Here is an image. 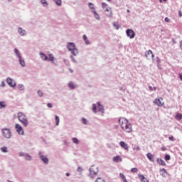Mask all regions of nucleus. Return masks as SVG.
<instances>
[{"label":"nucleus","mask_w":182,"mask_h":182,"mask_svg":"<svg viewBox=\"0 0 182 182\" xmlns=\"http://www.w3.org/2000/svg\"><path fill=\"white\" fill-rule=\"evenodd\" d=\"M119 124L121 126V128L124 132H126L127 133H132V124L129 122V120L124 117H120L118 119Z\"/></svg>","instance_id":"obj_1"},{"label":"nucleus","mask_w":182,"mask_h":182,"mask_svg":"<svg viewBox=\"0 0 182 182\" xmlns=\"http://www.w3.org/2000/svg\"><path fill=\"white\" fill-rule=\"evenodd\" d=\"M18 119L19 122L22 123V124H23L25 127H27L28 124H29V123L28 122V118H26V116L23 113L18 112Z\"/></svg>","instance_id":"obj_2"},{"label":"nucleus","mask_w":182,"mask_h":182,"mask_svg":"<svg viewBox=\"0 0 182 182\" xmlns=\"http://www.w3.org/2000/svg\"><path fill=\"white\" fill-rule=\"evenodd\" d=\"M67 48L68 50H70V52H71V53L74 55V56H76V55H77V53H79L77 51V48H76L75 43H68Z\"/></svg>","instance_id":"obj_3"},{"label":"nucleus","mask_w":182,"mask_h":182,"mask_svg":"<svg viewBox=\"0 0 182 182\" xmlns=\"http://www.w3.org/2000/svg\"><path fill=\"white\" fill-rule=\"evenodd\" d=\"M102 6L105 11V12H107V15L108 16H112V9H110V7H109V6L107 5V4L106 3H102Z\"/></svg>","instance_id":"obj_4"},{"label":"nucleus","mask_w":182,"mask_h":182,"mask_svg":"<svg viewBox=\"0 0 182 182\" xmlns=\"http://www.w3.org/2000/svg\"><path fill=\"white\" fill-rule=\"evenodd\" d=\"M95 176H97V168L95 166H91L90 168V177L91 178H95Z\"/></svg>","instance_id":"obj_5"},{"label":"nucleus","mask_w":182,"mask_h":182,"mask_svg":"<svg viewBox=\"0 0 182 182\" xmlns=\"http://www.w3.org/2000/svg\"><path fill=\"white\" fill-rule=\"evenodd\" d=\"M127 36L130 39L134 38V36H136V33H134V31L132 28H128L126 30Z\"/></svg>","instance_id":"obj_6"},{"label":"nucleus","mask_w":182,"mask_h":182,"mask_svg":"<svg viewBox=\"0 0 182 182\" xmlns=\"http://www.w3.org/2000/svg\"><path fill=\"white\" fill-rule=\"evenodd\" d=\"M161 100H163V98H156L154 101V105L156 106H159V107H163L164 106V102H161Z\"/></svg>","instance_id":"obj_7"},{"label":"nucleus","mask_w":182,"mask_h":182,"mask_svg":"<svg viewBox=\"0 0 182 182\" xmlns=\"http://www.w3.org/2000/svg\"><path fill=\"white\" fill-rule=\"evenodd\" d=\"M2 133L4 137H6V139H11V130L9 129H3Z\"/></svg>","instance_id":"obj_8"},{"label":"nucleus","mask_w":182,"mask_h":182,"mask_svg":"<svg viewBox=\"0 0 182 182\" xmlns=\"http://www.w3.org/2000/svg\"><path fill=\"white\" fill-rule=\"evenodd\" d=\"M145 56L147 59H151L154 58V54H153V51L151 50H149L148 51L146 52Z\"/></svg>","instance_id":"obj_9"},{"label":"nucleus","mask_w":182,"mask_h":182,"mask_svg":"<svg viewBox=\"0 0 182 182\" xmlns=\"http://www.w3.org/2000/svg\"><path fill=\"white\" fill-rule=\"evenodd\" d=\"M16 129L18 134H23V129H22V127L19 124H16Z\"/></svg>","instance_id":"obj_10"},{"label":"nucleus","mask_w":182,"mask_h":182,"mask_svg":"<svg viewBox=\"0 0 182 182\" xmlns=\"http://www.w3.org/2000/svg\"><path fill=\"white\" fill-rule=\"evenodd\" d=\"M39 157L41 159V160H42V161H43V163H45V164H48V163H49V159H48V158L43 155H42V153H39Z\"/></svg>","instance_id":"obj_11"},{"label":"nucleus","mask_w":182,"mask_h":182,"mask_svg":"<svg viewBox=\"0 0 182 182\" xmlns=\"http://www.w3.org/2000/svg\"><path fill=\"white\" fill-rule=\"evenodd\" d=\"M6 82L8 85H9L11 87H15L16 86V83H15V81L11 78H7Z\"/></svg>","instance_id":"obj_12"},{"label":"nucleus","mask_w":182,"mask_h":182,"mask_svg":"<svg viewBox=\"0 0 182 182\" xmlns=\"http://www.w3.org/2000/svg\"><path fill=\"white\" fill-rule=\"evenodd\" d=\"M119 145L121 146V147H122V149H124V150H129V145L126 144V142L121 141L119 142Z\"/></svg>","instance_id":"obj_13"},{"label":"nucleus","mask_w":182,"mask_h":182,"mask_svg":"<svg viewBox=\"0 0 182 182\" xmlns=\"http://www.w3.org/2000/svg\"><path fill=\"white\" fill-rule=\"evenodd\" d=\"M97 105L98 112H101V113H103L105 112V108L103 107V105L100 104V102H98Z\"/></svg>","instance_id":"obj_14"},{"label":"nucleus","mask_w":182,"mask_h":182,"mask_svg":"<svg viewBox=\"0 0 182 182\" xmlns=\"http://www.w3.org/2000/svg\"><path fill=\"white\" fill-rule=\"evenodd\" d=\"M146 157L149 161H154V155L151 154V153H147Z\"/></svg>","instance_id":"obj_15"},{"label":"nucleus","mask_w":182,"mask_h":182,"mask_svg":"<svg viewBox=\"0 0 182 182\" xmlns=\"http://www.w3.org/2000/svg\"><path fill=\"white\" fill-rule=\"evenodd\" d=\"M156 161L158 164H160V166H166V162L160 158H158Z\"/></svg>","instance_id":"obj_16"},{"label":"nucleus","mask_w":182,"mask_h":182,"mask_svg":"<svg viewBox=\"0 0 182 182\" xmlns=\"http://www.w3.org/2000/svg\"><path fill=\"white\" fill-rule=\"evenodd\" d=\"M114 161L116 163H120L122 161V157H120V156H114Z\"/></svg>","instance_id":"obj_17"},{"label":"nucleus","mask_w":182,"mask_h":182,"mask_svg":"<svg viewBox=\"0 0 182 182\" xmlns=\"http://www.w3.org/2000/svg\"><path fill=\"white\" fill-rule=\"evenodd\" d=\"M40 56L43 60H48V56L43 53H41Z\"/></svg>","instance_id":"obj_18"},{"label":"nucleus","mask_w":182,"mask_h":182,"mask_svg":"<svg viewBox=\"0 0 182 182\" xmlns=\"http://www.w3.org/2000/svg\"><path fill=\"white\" fill-rule=\"evenodd\" d=\"M175 119L176 120H181L182 119V114L181 113H176V115L175 116Z\"/></svg>","instance_id":"obj_19"},{"label":"nucleus","mask_w":182,"mask_h":182,"mask_svg":"<svg viewBox=\"0 0 182 182\" xmlns=\"http://www.w3.org/2000/svg\"><path fill=\"white\" fill-rule=\"evenodd\" d=\"M18 33H20V35H21V36H24L26 31L25 30H23L22 28H19L18 30Z\"/></svg>","instance_id":"obj_20"},{"label":"nucleus","mask_w":182,"mask_h":182,"mask_svg":"<svg viewBox=\"0 0 182 182\" xmlns=\"http://www.w3.org/2000/svg\"><path fill=\"white\" fill-rule=\"evenodd\" d=\"M93 14L95 19H97V21H100V16H99V14H97V12L96 11H93Z\"/></svg>","instance_id":"obj_21"},{"label":"nucleus","mask_w":182,"mask_h":182,"mask_svg":"<svg viewBox=\"0 0 182 182\" xmlns=\"http://www.w3.org/2000/svg\"><path fill=\"white\" fill-rule=\"evenodd\" d=\"M68 87H70V89H75L76 86L75 85V84H73V82H70L68 83Z\"/></svg>","instance_id":"obj_22"},{"label":"nucleus","mask_w":182,"mask_h":182,"mask_svg":"<svg viewBox=\"0 0 182 182\" xmlns=\"http://www.w3.org/2000/svg\"><path fill=\"white\" fill-rule=\"evenodd\" d=\"M89 8L92 9V12H95V5L92 3H89Z\"/></svg>","instance_id":"obj_23"},{"label":"nucleus","mask_w":182,"mask_h":182,"mask_svg":"<svg viewBox=\"0 0 182 182\" xmlns=\"http://www.w3.org/2000/svg\"><path fill=\"white\" fill-rule=\"evenodd\" d=\"M82 39L85 41L86 45H89L90 43L89 41H87V37L86 36V35H84L82 36Z\"/></svg>","instance_id":"obj_24"},{"label":"nucleus","mask_w":182,"mask_h":182,"mask_svg":"<svg viewBox=\"0 0 182 182\" xmlns=\"http://www.w3.org/2000/svg\"><path fill=\"white\" fill-rule=\"evenodd\" d=\"M97 106L96 105V104H93L92 105V112H94V113H97Z\"/></svg>","instance_id":"obj_25"},{"label":"nucleus","mask_w":182,"mask_h":182,"mask_svg":"<svg viewBox=\"0 0 182 182\" xmlns=\"http://www.w3.org/2000/svg\"><path fill=\"white\" fill-rule=\"evenodd\" d=\"M19 58V62H20V65H21V66H25V61L22 60V57L18 58Z\"/></svg>","instance_id":"obj_26"},{"label":"nucleus","mask_w":182,"mask_h":182,"mask_svg":"<svg viewBox=\"0 0 182 182\" xmlns=\"http://www.w3.org/2000/svg\"><path fill=\"white\" fill-rule=\"evenodd\" d=\"M138 177L141 180V181H143V180H147V178H146V177H144L142 174H139Z\"/></svg>","instance_id":"obj_27"},{"label":"nucleus","mask_w":182,"mask_h":182,"mask_svg":"<svg viewBox=\"0 0 182 182\" xmlns=\"http://www.w3.org/2000/svg\"><path fill=\"white\" fill-rule=\"evenodd\" d=\"M49 60L50 62H53V60H55V57H53V54H49Z\"/></svg>","instance_id":"obj_28"},{"label":"nucleus","mask_w":182,"mask_h":182,"mask_svg":"<svg viewBox=\"0 0 182 182\" xmlns=\"http://www.w3.org/2000/svg\"><path fill=\"white\" fill-rule=\"evenodd\" d=\"M55 122H56V126H59V122H60V119H59V117L58 115H55Z\"/></svg>","instance_id":"obj_29"},{"label":"nucleus","mask_w":182,"mask_h":182,"mask_svg":"<svg viewBox=\"0 0 182 182\" xmlns=\"http://www.w3.org/2000/svg\"><path fill=\"white\" fill-rule=\"evenodd\" d=\"M6 106L5 102H0V109H4Z\"/></svg>","instance_id":"obj_30"},{"label":"nucleus","mask_w":182,"mask_h":182,"mask_svg":"<svg viewBox=\"0 0 182 182\" xmlns=\"http://www.w3.org/2000/svg\"><path fill=\"white\" fill-rule=\"evenodd\" d=\"M72 141L73 143H75V144H79V139H77V138H73Z\"/></svg>","instance_id":"obj_31"},{"label":"nucleus","mask_w":182,"mask_h":182,"mask_svg":"<svg viewBox=\"0 0 182 182\" xmlns=\"http://www.w3.org/2000/svg\"><path fill=\"white\" fill-rule=\"evenodd\" d=\"M156 62L158 66H160V62H161V60H160V58L156 57Z\"/></svg>","instance_id":"obj_32"},{"label":"nucleus","mask_w":182,"mask_h":182,"mask_svg":"<svg viewBox=\"0 0 182 182\" xmlns=\"http://www.w3.org/2000/svg\"><path fill=\"white\" fill-rule=\"evenodd\" d=\"M14 52L16 55L18 56V58H21V54H19V51L18 50V49L15 48Z\"/></svg>","instance_id":"obj_33"},{"label":"nucleus","mask_w":182,"mask_h":182,"mask_svg":"<svg viewBox=\"0 0 182 182\" xmlns=\"http://www.w3.org/2000/svg\"><path fill=\"white\" fill-rule=\"evenodd\" d=\"M54 1H55V4H58V6L62 5V0H54Z\"/></svg>","instance_id":"obj_34"},{"label":"nucleus","mask_w":182,"mask_h":182,"mask_svg":"<svg viewBox=\"0 0 182 182\" xmlns=\"http://www.w3.org/2000/svg\"><path fill=\"white\" fill-rule=\"evenodd\" d=\"M164 159H165L166 161H168V160H170V159H171V156H170V155L166 154L165 156Z\"/></svg>","instance_id":"obj_35"},{"label":"nucleus","mask_w":182,"mask_h":182,"mask_svg":"<svg viewBox=\"0 0 182 182\" xmlns=\"http://www.w3.org/2000/svg\"><path fill=\"white\" fill-rule=\"evenodd\" d=\"M132 173H137V171H139V169H137V168H132L131 169Z\"/></svg>","instance_id":"obj_36"},{"label":"nucleus","mask_w":182,"mask_h":182,"mask_svg":"<svg viewBox=\"0 0 182 182\" xmlns=\"http://www.w3.org/2000/svg\"><path fill=\"white\" fill-rule=\"evenodd\" d=\"M25 159H26V160L30 161L32 159V157L31 156V155L27 154L25 156Z\"/></svg>","instance_id":"obj_37"},{"label":"nucleus","mask_w":182,"mask_h":182,"mask_svg":"<svg viewBox=\"0 0 182 182\" xmlns=\"http://www.w3.org/2000/svg\"><path fill=\"white\" fill-rule=\"evenodd\" d=\"M41 4L44 5V6H46L48 5L46 0H41Z\"/></svg>","instance_id":"obj_38"},{"label":"nucleus","mask_w":182,"mask_h":182,"mask_svg":"<svg viewBox=\"0 0 182 182\" xmlns=\"http://www.w3.org/2000/svg\"><path fill=\"white\" fill-rule=\"evenodd\" d=\"M38 96H40V97H42V96H43V92H42V91H41V90H38Z\"/></svg>","instance_id":"obj_39"},{"label":"nucleus","mask_w":182,"mask_h":182,"mask_svg":"<svg viewBox=\"0 0 182 182\" xmlns=\"http://www.w3.org/2000/svg\"><path fill=\"white\" fill-rule=\"evenodd\" d=\"M1 151H3L4 153H6V151H8V149L6 147H3L1 148Z\"/></svg>","instance_id":"obj_40"},{"label":"nucleus","mask_w":182,"mask_h":182,"mask_svg":"<svg viewBox=\"0 0 182 182\" xmlns=\"http://www.w3.org/2000/svg\"><path fill=\"white\" fill-rule=\"evenodd\" d=\"M149 90H157V87H151V86H149Z\"/></svg>","instance_id":"obj_41"},{"label":"nucleus","mask_w":182,"mask_h":182,"mask_svg":"<svg viewBox=\"0 0 182 182\" xmlns=\"http://www.w3.org/2000/svg\"><path fill=\"white\" fill-rule=\"evenodd\" d=\"M82 122L84 124H87V120L85 118H82Z\"/></svg>","instance_id":"obj_42"},{"label":"nucleus","mask_w":182,"mask_h":182,"mask_svg":"<svg viewBox=\"0 0 182 182\" xmlns=\"http://www.w3.org/2000/svg\"><path fill=\"white\" fill-rule=\"evenodd\" d=\"M119 177L122 178V180H123L124 178H126V176H124V174H123L122 173H119Z\"/></svg>","instance_id":"obj_43"},{"label":"nucleus","mask_w":182,"mask_h":182,"mask_svg":"<svg viewBox=\"0 0 182 182\" xmlns=\"http://www.w3.org/2000/svg\"><path fill=\"white\" fill-rule=\"evenodd\" d=\"M134 150H137V151L140 150V146L139 145L135 146L134 147Z\"/></svg>","instance_id":"obj_44"},{"label":"nucleus","mask_w":182,"mask_h":182,"mask_svg":"<svg viewBox=\"0 0 182 182\" xmlns=\"http://www.w3.org/2000/svg\"><path fill=\"white\" fill-rule=\"evenodd\" d=\"M168 139H169V140H171V141H174V140H175L174 136H169Z\"/></svg>","instance_id":"obj_45"},{"label":"nucleus","mask_w":182,"mask_h":182,"mask_svg":"<svg viewBox=\"0 0 182 182\" xmlns=\"http://www.w3.org/2000/svg\"><path fill=\"white\" fill-rule=\"evenodd\" d=\"M82 171H83V169L81 167H78L77 169V171H78V173H80Z\"/></svg>","instance_id":"obj_46"},{"label":"nucleus","mask_w":182,"mask_h":182,"mask_svg":"<svg viewBox=\"0 0 182 182\" xmlns=\"http://www.w3.org/2000/svg\"><path fill=\"white\" fill-rule=\"evenodd\" d=\"M47 106H48V107H49L50 109H52V107H53V105H52L51 103H48V104L47 105Z\"/></svg>","instance_id":"obj_47"},{"label":"nucleus","mask_w":182,"mask_h":182,"mask_svg":"<svg viewBox=\"0 0 182 182\" xmlns=\"http://www.w3.org/2000/svg\"><path fill=\"white\" fill-rule=\"evenodd\" d=\"M114 28L115 29H119L120 28V26L117 25V24H114Z\"/></svg>","instance_id":"obj_48"},{"label":"nucleus","mask_w":182,"mask_h":182,"mask_svg":"<svg viewBox=\"0 0 182 182\" xmlns=\"http://www.w3.org/2000/svg\"><path fill=\"white\" fill-rule=\"evenodd\" d=\"M178 77H179L180 80L182 81V73H180L178 74Z\"/></svg>","instance_id":"obj_49"},{"label":"nucleus","mask_w":182,"mask_h":182,"mask_svg":"<svg viewBox=\"0 0 182 182\" xmlns=\"http://www.w3.org/2000/svg\"><path fill=\"white\" fill-rule=\"evenodd\" d=\"M165 22H170V18L168 17L165 18Z\"/></svg>","instance_id":"obj_50"},{"label":"nucleus","mask_w":182,"mask_h":182,"mask_svg":"<svg viewBox=\"0 0 182 182\" xmlns=\"http://www.w3.org/2000/svg\"><path fill=\"white\" fill-rule=\"evenodd\" d=\"M18 87L21 90H23V85H19Z\"/></svg>","instance_id":"obj_51"},{"label":"nucleus","mask_w":182,"mask_h":182,"mask_svg":"<svg viewBox=\"0 0 182 182\" xmlns=\"http://www.w3.org/2000/svg\"><path fill=\"white\" fill-rule=\"evenodd\" d=\"M161 150H162V151H166V150H167V149L166 147H161Z\"/></svg>","instance_id":"obj_52"},{"label":"nucleus","mask_w":182,"mask_h":182,"mask_svg":"<svg viewBox=\"0 0 182 182\" xmlns=\"http://www.w3.org/2000/svg\"><path fill=\"white\" fill-rule=\"evenodd\" d=\"M178 14H179V16H180V17H181V16H182L181 11H178Z\"/></svg>","instance_id":"obj_53"},{"label":"nucleus","mask_w":182,"mask_h":182,"mask_svg":"<svg viewBox=\"0 0 182 182\" xmlns=\"http://www.w3.org/2000/svg\"><path fill=\"white\" fill-rule=\"evenodd\" d=\"M122 181H123V182H127V179H126V178H124L122 179Z\"/></svg>","instance_id":"obj_54"},{"label":"nucleus","mask_w":182,"mask_h":182,"mask_svg":"<svg viewBox=\"0 0 182 182\" xmlns=\"http://www.w3.org/2000/svg\"><path fill=\"white\" fill-rule=\"evenodd\" d=\"M161 171H164V173H166V169L165 168H162V169H161Z\"/></svg>","instance_id":"obj_55"},{"label":"nucleus","mask_w":182,"mask_h":182,"mask_svg":"<svg viewBox=\"0 0 182 182\" xmlns=\"http://www.w3.org/2000/svg\"><path fill=\"white\" fill-rule=\"evenodd\" d=\"M141 182H147V179L146 180H143V181H141Z\"/></svg>","instance_id":"obj_56"},{"label":"nucleus","mask_w":182,"mask_h":182,"mask_svg":"<svg viewBox=\"0 0 182 182\" xmlns=\"http://www.w3.org/2000/svg\"><path fill=\"white\" fill-rule=\"evenodd\" d=\"M19 156H23V154L22 153H19Z\"/></svg>","instance_id":"obj_57"},{"label":"nucleus","mask_w":182,"mask_h":182,"mask_svg":"<svg viewBox=\"0 0 182 182\" xmlns=\"http://www.w3.org/2000/svg\"><path fill=\"white\" fill-rule=\"evenodd\" d=\"M66 176H67L68 177H69V176H70L69 173H66Z\"/></svg>","instance_id":"obj_58"},{"label":"nucleus","mask_w":182,"mask_h":182,"mask_svg":"<svg viewBox=\"0 0 182 182\" xmlns=\"http://www.w3.org/2000/svg\"><path fill=\"white\" fill-rule=\"evenodd\" d=\"M164 1V2H166V1H167V0H163Z\"/></svg>","instance_id":"obj_59"},{"label":"nucleus","mask_w":182,"mask_h":182,"mask_svg":"<svg viewBox=\"0 0 182 182\" xmlns=\"http://www.w3.org/2000/svg\"><path fill=\"white\" fill-rule=\"evenodd\" d=\"M160 2H163V1L160 0Z\"/></svg>","instance_id":"obj_60"},{"label":"nucleus","mask_w":182,"mask_h":182,"mask_svg":"<svg viewBox=\"0 0 182 182\" xmlns=\"http://www.w3.org/2000/svg\"><path fill=\"white\" fill-rule=\"evenodd\" d=\"M127 11H128V12H130V11H129V10H127Z\"/></svg>","instance_id":"obj_61"},{"label":"nucleus","mask_w":182,"mask_h":182,"mask_svg":"<svg viewBox=\"0 0 182 182\" xmlns=\"http://www.w3.org/2000/svg\"><path fill=\"white\" fill-rule=\"evenodd\" d=\"M146 182H149V181H146Z\"/></svg>","instance_id":"obj_62"},{"label":"nucleus","mask_w":182,"mask_h":182,"mask_svg":"<svg viewBox=\"0 0 182 182\" xmlns=\"http://www.w3.org/2000/svg\"><path fill=\"white\" fill-rule=\"evenodd\" d=\"M9 1H11V0H9Z\"/></svg>","instance_id":"obj_63"}]
</instances>
